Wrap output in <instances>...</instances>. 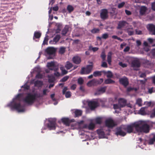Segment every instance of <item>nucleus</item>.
I'll list each match as a JSON object with an SVG mask.
<instances>
[{"label": "nucleus", "instance_id": "1", "mask_svg": "<svg viewBox=\"0 0 155 155\" xmlns=\"http://www.w3.org/2000/svg\"><path fill=\"white\" fill-rule=\"evenodd\" d=\"M40 97V94L35 93H28L23 99L24 101L28 105L32 104L35 101L37 98Z\"/></svg>", "mask_w": 155, "mask_h": 155}, {"label": "nucleus", "instance_id": "2", "mask_svg": "<svg viewBox=\"0 0 155 155\" xmlns=\"http://www.w3.org/2000/svg\"><path fill=\"white\" fill-rule=\"evenodd\" d=\"M138 127L137 128V131L140 132L147 133L149 132V126L147 124H143L142 121H139L137 122Z\"/></svg>", "mask_w": 155, "mask_h": 155}, {"label": "nucleus", "instance_id": "3", "mask_svg": "<svg viewBox=\"0 0 155 155\" xmlns=\"http://www.w3.org/2000/svg\"><path fill=\"white\" fill-rule=\"evenodd\" d=\"M35 72L37 73L35 78H43L45 76V73L39 67H36L34 69L33 71L31 72V77L34 76L33 74Z\"/></svg>", "mask_w": 155, "mask_h": 155}, {"label": "nucleus", "instance_id": "4", "mask_svg": "<svg viewBox=\"0 0 155 155\" xmlns=\"http://www.w3.org/2000/svg\"><path fill=\"white\" fill-rule=\"evenodd\" d=\"M7 106L10 107L12 109H13L17 110L19 112H24L25 111L24 107L21 106L20 103H15L12 105L11 103L8 104Z\"/></svg>", "mask_w": 155, "mask_h": 155}, {"label": "nucleus", "instance_id": "5", "mask_svg": "<svg viewBox=\"0 0 155 155\" xmlns=\"http://www.w3.org/2000/svg\"><path fill=\"white\" fill-rule=\"evenodd\" d=\"M138 125L137 124V122L133 123L130 125H128L123 127V129L126 131L128 133H132L134 128L137 131V128L138 127Z\"/></svg>", "mask_w": 155, "mask_h": 155}, {"label": "nucleus", "instance_id": "6", "mask_svg": "<svg viewBox=\"0 0 155 155\" xmlns=\"http://www.w3.org/2000/svg\"><path fill=\"white\" fill-rule=\"evenodd\" d=\"M103 81V78H100L99 80L94 79L89 81L87 83V85L89 87L92 86H96L101 84Z\"/></svg>", "mask_w": 155, "mask_h": 155}, {"label": "nucleus", "instance_id": "7", "mask_svg": "<svg viewBox=\"0 0 155 155\" xmlns=\"http://www.w3.org/2000/svg\"><path fill=\"white\" fill-rule=\"evenodd\" d=\"M92 65H87L86 68L83 67L81 69V74H88L91 71L92 69Z\"/></svg>", "mask_w": 155, "mask_h": 155}, {"label": "nucleus", "instance_id": "8", "mask_svg": "<svg viewBox=\"0 0 155 155\" xmlns=\"http://www.w3.org/2000/svg\"><path fill=\"white\" fill-rule=\"evenodd\" d=\"M56 50L53 47H48L45 50L46 52L49 56L48 57V59H51L53 58L51 56V55H54L56 52Z\"/></svg>", "mask_w": 155, "mask_h": 155}, {"label": "nucleus", "instance_id": "9", "mask_svg": "<svg viewBox=\"0 0 155 155\" xmlns=\"http://www.w3.org/2000/svg\"><path fill=\"white\" fill-rule=\"evenodd\" d=\"M56 122L53 119L48 120V123L47 124L48 128L49 130H55L56 128Z\"/></svg>", "mask_w": 155, "mask_h": 155}, {"label": "nucleus", "instance_id": "10", "mask_svg": "<svg viewBox=\"0 0 155 155\" xmlns=\"http://www.w3.org/2000/svg\"><path fill=\"white\" fill-rule=\"evenodd\" d=\"M47 67L51 70L56 71L58 70V66L55 64L54 62L53 61H51L50 62L48 63Z\"/></svg>", "mask_w": 155, "mask_h": 155}, {"label": "nucleus", "instance_id": "11", "mask_svg": "<svg viewBox=\"0 0 155 155\" xmlns=\"http://www.w3.org/2000/svg\"><path fill=\"white\" fill-rule=\"evenodd\" d=\"M108 11L107 9H102L100 13L101 18L103 20L107 19L108 17Z\"/></svg>", "mask_w": 155, "mask_h": 155}, {"label": "nucleus", "instance_id": "12", "mask_svg": "<svg viewBox=\"0 0 155 155\" xmlns=\"http://www.w3.org/2000/svg\"><path fill=\"white\" fill-rule=\"evenodd\" d=\"M147 28L149 31L150 34L152 35H155V25L153 24H148Z\"/></svg>", "mask_w": 155, "mask_h": 155}, {"label": "nucleus", "instance_id": "13", "mask_svg": "<svg viewBox=\"0 0 155 155\" xmlns=\"http://www.w3.org/2000/svg\"><path fill=\"white\" fill-rule=\"evenodd\" d=\"M105 124L109 128H112L115 125L113 120L110 119H108L106 120Z\"/></svg>", "mask_w": 155, "mask_h": 155}, {"label": "nucleus", "instance_id": "14", "mask_svg": "<svg viewBox=\"0 0 155 155\" xmlns=\"http://www.w3.org/2000/svg\"><path fill=\"white\" fill-rule=\"evenodd\" d=\"M128 24V23L125 21H120L118 24L117 28L118 29H120L123 28L127 26Z\"/></svg>", "mask_w": 155, "mask_h": 155}, {"label": "nucleus", "instance_id": "15", "mask_svg": "<svg viewBox=\"0 0 155 155\" xmlns=\"http://www.w3.org/2000/svg\"><path fill=\"white\" fill-rule=\"evenodd\" d=\"M88 105L91 109L93 110L97 107L98 103L96 101H90L88 102Z\"/></svg>", "mask_w": 155, "mask_h": 155}, {"label": "nucleus", "instance_id": "16", "mask_svg": "<svg viewBox=\"0 0 155 155\" xmlns=\"http://www.w3.org/2000/svg\"><path fill=\"white\" fill-rule=\"evenodd\" d=\"M120 83L126 87L129 84V81L127 78H120L119 80Z\"/></svg>", "mask_w": 155, "mask_h": 155}, {"label": "nucleus", "instance_id": "17", "mask_svg": "<svg viewBox=\"0 0 155 155\" xmlns=\"http://www.w3.org/2000/svg\"><path fill=\"white\" fill-rule=\"evenodd\" d=\"M122 128L123 129V127H119L117 128V131L115 133V134L117 136H125L126 135V133L122 130Z\"/></svg>", "mask_w": 155, "mask_h": 155}, {"label": "nucleus", "instance_id": "18", "mask_svg": "<svg viewBox=\"0 0 155 155\" xmlns=\"http://www.w3.org/2000/svg\"><path fill=\"white\" fill-rule=\"evenodd\" d=\"M72 61L74 63L79 64L81 62V58L78 56H74L73 58Z\"/></svg>", "mask_w": 155, "mask_h": 155}, {"label": "nucleus", "instance_id": "19", "mask_svg": "<svg viewBox=\"0 0 155 155\" xmlns=\"http://www.w3.org/2000/svg\"><path fill=\"white\" fill-rule=\"evenodd\" d=\"M140 63L138 60H134L131 62V66L133 68H138L140 67Z\"/></svg>", "mask_w": 155, "mask_h": 155}, {"label": "nucleus", "instance_id": "20", "mask_svg": "<svg viewBox=\"0 0 155 155\" xmlns=\"http://www.w3.org/2000/svg\"><path fill=\"white\" fill-rule=\"evenodd\" d=\"M127 100L124 98H120L118 100V104L120 107H125L126 104Z\"/></svg>", "mask_w": 155, "mask_h": 155}, {"label": "nucleus", "instance_id": "21", "mask_svg": "<svg viewBox=\"0 0 155 155\" xmlns=\"http://www.w3.org/2000/svg\"><path fill=\"white\" fill-rule=\"evenodd\" d=\"M107 88L106 86H104L98 89L97 91L95 93V94L99 95L104 93L106 90Z\"/></svg>", "mask_w": 155, "mask_h": 155}, {"label": "nucleus", "instance_id": "22", "mask_svg": "<svg viewBox=\"0 0 155 155\" xmlns=\"http://www.w3.org/2000/svg\"><path fill=\"white\" fill-rule=\"evenodd\" d=\"M97 133L100 138H104L105 137V133L102 129H98L97 130Z\"/></svg>", "mask_w": 155, "mask_h": 155}, {"label": "nucleus", "instance_id": "23", "mask_svg": "<svg viewBox=\"0 0 155 155\" xmlns=\"http://www.w3.org/2000/svg\"><path fill=\"white\" fill-rule=\"evenodd\" d=\"M147 10V8L145 6H142L140 7V14L141 15H144Z\"/></svg>", "mask_w": 155, "mask_h": 155}, {"label": "nucleus", "instance_id": "24", "mask_svg": "<svg viewBox=\"0 0 155 155\" xmlns=\"http://www.w3.org/2000/svg\"><path fill=\"white\" fill-rule=\"evenodd\" d=\"M61 120L62 122L66 126H69L70 125L71 121L68 118H62Z\"/></svg>", "mask_w": 155, "mask_h": 155}, {"label": "nucleus", "instance_id": "25", "mask_svg": "<svg viewBox=\"0 0 155 155\" xmlns=\"http://www.w3.org/2000/svg\"><path fill=\"white\" fill-rule=\"evenodd\" d=\"M103 74L104 76H106L107 78H112L113 76V74L110 71L107 72L105 71H103Z\"/></svg>", "mask_w": 155, "mask_h": 155}, {"label": "nucleus", "instance_id": "26", "mask_svg": "<svg viewBox=\"0 0 155 155\" xmlns=\"http://www.w3.org/2000/svg\"><path fill=\"white\" fill-rule=\"evenodd\" d=\"M112 54V52L111 51H110L108 53L107 55V61L110 65H111V64Z\"/></svg>", "mask_w": 155, "mask_h": 155}, {"label": "nucleus", "instance_id": "27", "mask_svg": "<svg viewBox=\"0 0 155 155\" xmlns=\"http://www.w3.org/2000/svg\"><path fill=\"white\" fill-rule=\"evenodd\" d=\"M21 87L23 88L22 90V91L25 92L28 91L30 88V86L28 85L27 84H25L21 86Z\"/></svg>", "mask_w": 155, "mask_h": 155}, {"label": "nucleus", "instance_id": "28", "mask_svg": "<svg viewBox=\"0 0 155 155\" xmlns=\"http://www.w3.org/2000/svg\"><path fill=\"white\" fill-rule=\"evenodd\" d=\"M103 74V71H96L93 73V75L95 77H100Z\"/></svg>", "mask_w": 155, "mask_h": 155}, {"label": "nucleus", "instance_id": "29", "mask_svg": "<svg viewBox=\"0 0 155 155\" xmlns=\"http://www.w3.org/2000/svg\"><path fill=\"white\" fill-rule=\"evenodd\" d=\"M82 111L80 110H76L74 112V113L75 114L74 117H78L80 116L82 114Z\"/></svg>", "mask_w": 155, "mask_h": 155}, {"label": "nucleus", "instance_id": "30", "mask_svg": "<svg viewBox=\"0 0 155 155\" xmlns=\"http://www.w3.org/2000/svg\"><path fill=\"white\" fill-rule=\"evenodd\" d=\"M41 35V33L40 32L38 31H35L34 32V35L33 37V39H34L35 38H40Z\"/></svg>", "mask_w": 155, "mask_h": 155}, {"label": "nucleus", "instance_id": "31", "mask_svg": "<svg viewBox=\"0 0 155 155\" xmlns=\"http://www.w3.org/2000/svg\"><path fill=\"white\" fill-rule=\"evenodd\" d=\"M73 66L72 64L69 61H67L66 62V64L65 65V67L67 69H70Z\"/></svg>", "mask_w": 155, "mask_h": 155}, {"label": "nucleus", "instance_id": "32", "mask_svg": "<svg viewBox=\"0 0 155 155\" xmlns=\"http://www.w3.org/2000/svg\"><path fill=\"white\" fill-rule=\"evenodd\" d=\"M139 113L141 115H146L147 113L145 110V108L144 107L141 108L139 111Z\"/></svg>", "mask_w": 155, "mask_h": 155}, {"label": "nucleus", "instance_id": "33", "mask_svg": "<svg viewBox=\"0 0 155 155\" xmlns=\"http://www.w3.org/2000/svg\"><path fill=\"white\" fill-rule=\"evenodd\" d=\"M67 9L69 13H71L74 10V8L72 5H68L67 7Z\"/></svg>", "mask_w": 155, "mask_h": 155}, {"label": "nucleus", "instance_id": "34", "mask_svg": "<svg viewBox=\"0 0 155 155\" xmlns=\"http://www.w3.org/2000/svg\"><path fill=\"white\" fill-rule=\"evenodd\" d=\"M133 29V28H132L127 29V32L129 35L131 36L133 35L134 31L132 30Z\"/></svg>", "mask_w": 155, "mask_h": 155}, {"label": "nucleus", "instance_id": "35", "mask_svg": "<svg viewBox=\"0 0 155 155\" xmlns=\"http://www.w3.org/2000/svg\"><path fill=\"white\" fill-rule=\"evenodd\" d=\"M95 124L92 122H91L88 125V129L90 130H92L94 129L95 127Z\"/></svg>", "mask_w": 155, "mask_h": 155}, {"label": "nucleus", "instance_id": "36", "mask_svg": "<svg viewBox=\"0 0 155 155\" xmlns=\"http://www.w3.org/2000/svg\"><path fill=\"white\" fill-rule=\"evenodd\" d=\"M110 78H108V79L105 80L104 83L106 84H110L113 83H114V81L110 79Z\"/></svg>", "mask_w": 155, "mask_h": 155}, {"label": "nucleus", "instance_id": "37", "mask_svg": "<svg viewBox=\"0 0 155 155\" xmlns=\"http://www.w3.org/2000/svg\"><path fill=\"white\" fill-rule=\"evenodd\" d=\"M35 85L37 87L41 86L43 84V83L42 81H37L35 83Z\"/></svg>", "mask_w": 155, "mask_h": 155}, {"label": "nucleus", "instance_id": "38", "mask_svg": "<svg viewBox=\"0 0 155 155\" xmlns=\"http://www.w3.org/2000/svg\"><path fill=\"white\" fill-rule=\"evenodd\" d=\"M60 38V36L59 35H57L53 39V41L55 42H58Z\"/></svg>", "mask_w": 155, "mask_h": 155}, {"label": "nucleus", "instance_id": "39", "mask_svg": "<svg viewBox=\"0 0 155 155\" xmlns=\"http://www.w3.org/2000/svg\"><path fill=\"white\" fill-rule=\"evenodd\" d=\"M66 48L64 47H61L60 48L59 52L61 54H63L65 51Z\"/></svg>", "mask_w": 155, "mask_h": 155}, {"label": "nucleus", "instance_id": "40", "mask_svg": "<svg viewBox=\"0 0 155 155\" xmlns=\"http://www.w3.org/2000/svg\"><path fill=\"white\" fill-rule=\"evenodd\" d=\"M155 142V135L153 136V138L150 139L149 141V144H153Z\"/></svg>", "mask_w": 155, "mask_h": 155}, {"label": "nucleus", "instance_id": "41", "mask_svg": "<svg viewBox=\"0 0 155 155\" xmlns=\"http://www.w3.org/2000/svg\"><path fill=\"white\" fill-rule=\"evenodd\" d=\"M100 30L99 28H94L91 31V32L93 34L98 33L99 32Z\"/></svg>", "mask_w": 155, "mask_h": 155}, {"label": "nucleus", "instance_id": "42", "mask_svg": "<svg viewBox=\"0 0 155 155\" xmlns=\"http://www.w3.org/2000/svg\"><path fill=\"white\" fill-rule=\"evenodd\" d=\"M101 57L103 61H104L105 60L106 57V55L105 54V52L104 51H103L102 52L101 55Z\"/></svg>", "mask_w": 155, "mask_h": 155}, {"label": "nucleus", "instance_id": "43", "mask_svg": "<svg viewBox=\"0 0 155 155\" xmlns=\"http://www.w3.org/2000/svg\"><path fill=\"white\" fill-rule=\"evenodd\" d=\"M137 104L140 107L142 106V100L141 99L139 98L137 100Z\"/></svg>", "mask_w": 155, "mask_h": 155}, {"label": "nucleus", "instance_id": "44", "mask_svg": "<svg viewBox=\"0 0 155 155\" xmlns=\"http://www.w3.org/2000/svg\"><path fill=\"white\" fill-rule=\"evenodd\" d=\"M95 122L97 124H100L102 122V120L101 118L100 117H98L95 119Z\"/></svg>", "mask_w": 155, "mask_h": 155}, {"label": "nucleus", "instance_id": "45", "mask_svg": "<svg viewBox=\"0 0 155 155\" xmlns=\"http://www.w3.org/2000/svg\"><path fill=\"white\" fill-rule=\"evenodd\" d=\"M102 39H106L109 37V35L107 33H105L102 34Z\"/></svg>", "mask_w": 155, "mask_h": 155}, {"label": "nucleus", "instance_id": "46", "mask_svg": "<svg viewBox=\"0 0 155 155\" xmlns=\"http://www.w3.org/2000/svg\"><path fill=\"white\" fill-rule=\"evenodd\" d=\"M58 70L54 71V75L56 77L62 76L61 74L57 71Z\"/></svg>", "mask_w": 155, "mask_h": 155}, {"label": "nucleus", "instance_id": "47", "mask_svg": "<svg viewBox=\"0 0 155 155\" xmlns=\"http://www.w3.org/2000/svg\"><path fill=\"white\" fill-rule=\"evenodd\" d=\"M112 38L114 39H116L120 41H123V40L121 38H120L118 37L116 35H113L112 36Z\"/></svg>", "mask_w": 155, "mask_h": 155}, {"label": "nucleus", "instance_id": "48", "mask_svg": "<svg viewBox=\"0 0 155 155\" xmlns=\"http://www.w3.org/2000/svg\"><path fill=\"white\" fill-rule=\"evenodd\" d=\"M65 96L66 98H69L71 96V92L70 91H68L65 93Z\"/></svg>", "mask_w": 155, "mask_h": 155}, {"label": "nucleus", "instance_id": "49", "mask_svg": "<svg viewBox=\"0 0 155 155\" xmlns=\"http://www.w3.org/2000/svg\"><path fill=\"white\" fill-rule=\"evenodd\" d=\"M125 2H122L121 3L118 4L117 7L119 8H122L125 5Z\"/></svg>", "mask_w": 155, "mask_h": 155}, {"label": "nucleus", "instance_id": "50", "mask_svg": "<svg viewBox=\"0 0 155 155\" xmlns=\"http://www.w3.org/2000/svg\"><path fill=\"white\" fill-rule=\"evenodd\" d=\"M113 107L114 108V109H120V108L121 107H120V105H119V104H114L113 105Z\"/></svg>", "mask_w": 155, "mask_h": 155}, {"label": "nucleus", "instance_id": "51", "mask_svg": "<svg viewBox=\"0 0 155 155\" xmlns=\"http://www.w3.org/2000/svg\"><path fill=\"white\" fill-rule=\"evenodd\" d=\"M78 82L79 84L81 85L83 83L84 80L82 78H78Z\"/></svg>", "mask_w": 155, "mask_h": 155}, {"label": "nucleus", "instance_id": "52", "mask_svg": "<svg viewBox=\"0 0 155 155\" xmlns=\"http://www.w3.org/2000/svg\"><path fill=\"white\" fill-rule=\"evenodd\" d=\"M48 37H45L44 38V40L43 42V45H45V44L47 45L48 44Z\"/></svg>", "mask_w": 155, "mask_h": 155}, {"label": "nucleus", "instance_id": "53", "mask_svg": "<svg viewBox=\"0 0 155 155\" xmlns=\"http://www.w3.org/2000/svg\"><path fill=\"white\" fill-rule=\"evenodd\" d=\"M119 64L123 68H125L127 66V65L126 64L123 63L122 62H120Z\"/></svg>", "mask_w": 155, "mask_h": 155}, {"label": "nucleus", "instance_id": "54", "mask_svg": "<svg viewBox=\"0 0 155 155\" xmlns=\"http://www.w3.org/2000/svg\"><path fill=\"white\" fill-rule=\"evenodd\" d=\"M61 69L62 71V73L61 74L62 76L67 74L68 72L65 69H62L61 68Z\"/></svg>", "mask_w": 155, "mask_h": 155}, {"label": "nucleus", "instance_id": "55", "mask_svg": "<svg viewBox=\"0 0 155 155\" xmlns=\"http://www.w3.org/2000/svg\"><path fill=\"white\" fill-rule=\"evenodd\" d=\"M101 66L102 67L104 68H107V63L105 62H103L102 63V64H101Z\"/></svg>", "mask_w": 155, "mask_h": 155}, {"label": "nucleus", "instance_id": "56", "mask_svg": "<svg viewBox=\"0 0 155 155\" xmlns=\"http://www.w3.org/2000/svg\"><path fill=\"white\" fill-rule=\"evenodd\" d=\"M155 117V108L153 110V112L150 115V117Z\"/></svg>", "mask_w": 155, "mask_h": 155}, {"label": "nucleus", "instance_id": "57", "mask_svg": "<svg viewBox=\"0 0 155 155\" xmlns=\"http://www.w3.org/2000/svg\"><path fill=\"white\" fill-rule=\"evenodd\" d=\"M136 33L137 35H140L142 34V31L140 30H135Z\"/></svg>", "mask_w": 155, "mask_h": 155}, {"label": "nucleus", "instance_id": "58", "mask_svg": "<svg viewBox=\"0 0 155 155\" xmlns=\"http://www.w3.org/2000/svg\"><path fill=\"white\" fill-rule=\"evenodd\" d=\"M144 78V80H141L140 81V82L142 84H144L147 81V79H146V78Z\"/></svg>", "mask_w": 155, "mask_h": 155}, {"label": "nucleus", "instance_id": "59", "mask_svg": "<svg viewBox=\"0 0 155 155\" xmlns=\"http://www.w3.org/2000/svg\"><path fill=\"white\" fill-rule=\"evenodd\" d=\"M144 64L147 65H150L151 64V62L150 61L147 60H145L144 61Z\"/></svg>", "mask_w": 155, "mask_h": 155}, {"label": "nucleus", "instance_id": "60", "mask_svg": "<svg viewBox=\"0 0 155 155\" xmlns=\"http://www.w3.org/2000/svg\"><path fill=\"white\" fill-rule=\"evenodd\" d=\"M55 95L54 94H51V97L52 100L54 101H56V99L55 98H54Z\"/></svg>", "mask_w": 155, "mask_h": 155}, {"label": "nucleus", "instance_id": "61", "mask_svg": "<svg viewBox=\"0 0 155 155\" xmlns=\"http://www.w3.org/2000/svg\"><path fill=\"white\" fill-rule=\"evenodd\" d=\"M48 81L49 83H53L55 80V78H48Z\"/></svg>", "mask_w": 155, "mask_h": 155}, {"label": "nucleus", "instance_id": "62", "mask_svg": "<svg viewBox=\"0 0 155 155\" xmlns=\"http://www.w3.org/2000/svg\"><path fill=\"white\" fill-rule=\"evenodd\" d=\"M68 30L66 29H64L62 31V34L63 35H65L67 32Z\"/></svg>", "mask_w": 155, "mask_h": 155}, {"label": "nucleus", "instance_id": "63", "mask_svg": "<svg viewBox=\"0 0 155 155\" xmlns=\"http://www.w3.org/2000/svg\"><path fill=\"white\" fill-rule=\"evenodd\" d=\"M130 49V48L129 47L127 46L124 49V51L125 52H127L129 51Z\"/></svg>", "mask_w": 155, "mask_h": 155}, {"label": "nucleus", "instance_id": "64", "mask_svg": "<svg viewBox=\"0 0 155 155\" xmlns=\"http://www.w3.org/2000/svg\"><path fill=\"white\" fill-rule=\"evenodd\" d=\"M152 8L153 10L155 11V2L152 3Z\"/></svg>", "mask_w": 155, "mask_h": 155}]
</instances>
